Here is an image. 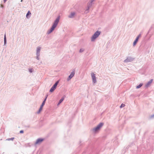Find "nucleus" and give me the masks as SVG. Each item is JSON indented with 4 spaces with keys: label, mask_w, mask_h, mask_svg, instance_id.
I'll return each mask as SVG.
<instances>
[{
    "label": "nucleus",
    "mask_w": 154,
    "mask_h": 154,
    "mask_svg": "<svg viewBox=\"0 0 154 154\" xmlns=\"http://www.w3.org/2000/svg\"><path fill=\"white\" fill-rule=\"evenodd\" d=\"M138 38H136L134 41V42L133 43V45L134 46L137 43V42L138 41Z\"/></svg>",
    "instance_id": "f8f14e48"
},
{
    "label": "nucleus",
    "mask_w": 154,
    "mask_h": 154,
    "mask_svg": "<svg viewBox=\"0 0 154 154\" xmlns=\"http://www.w3.org/2000/svg\"><path fill=\"white\" fill-rule=\"evenodd\" d=\"M152 80L151 79L149 82H148V83L147 84L146 86L147 87L152 82Z\"/></svg>",
    "instance_id": "9b49d317"
},
{
    "label": "nucleus",
    "mask_w": 154,
    "mask_h": 154,
    "mask_svg": "<svg viewBox=\"0 0 154 154\" xmlns=\"http://www.w3.org/2000/svg\"><path fill=\"white\" fill-rule=\"evenodd\" d=\"M100 33V32L97 31L94 34L91 38V40L92 41H94L97 38Z\"/></svg>",
    "instance_id": "f03ea898"
},
{
    "label": "nucleus",
    "mask_w": 154,
    "mask_h": 154,
    "mask_svg": "<svg viewBox=\"0 0 154 154\" xmlns=\"http://www.w3.org/2000/svg\"><path fill=\"white\" fill-rule=\"evenodd\" d=\"M4 42L5 43L6 42V35H5L4 38Z\"/></svg>",
    "instance_id": "6ab92c4d"
},
{
    "label": "nucleus",
    "mask_w": 154,
    "mask_h": 154,
    "mask_svg": "<svg viewBox=\"0 0 154 154\" xmlns=\"http://www.w3.org/2000/svg\"><path fill=\"white\" fill-rule=\"evenodd\" d=\"M60 19L59 17H57L56 20L54 21L53 25L52 27H51V29L48 31V33L49 34L52 32L54 29L56 27L59 21V20Z\"/></svg>",
    "instance_id": "f257e3e1"
},
{
    "label": "nucleus",
    "mask_w": 154,
    "mask_h": 154,
    "mask_svg": "<svg viewBox=\"0 0 154 154\" xmlns=\"http://www.w3.org/2000/svg\"><path fill=\"white\" fill-rule=\"evenodd\" d=\"M142 84H140L138 85L136 87L137 88H140L142 86Z\"/></svg>",
    "instance_id": "dca6fc26"
},
{
    "label": "nucleus",
    "mask_w": 154,
    "mask_h": 154,
    "mask_svg": "<svg viewBox=\"0 0 154 154\" xmlns=\"http://www.w3.org/2000/svg\"><path fill=\"white\" fill-rule=\"evenodd\" d=\"M141 36V35L140 34H139L138 36L136 38H138V39H139V38Z\"/></svg>",
    "instance_id": "aec40b11"
},
{
    "label": "nucleus",
    "mask_w": 154,
    "mask_h": 154,
    "mask_svg": "<svg viewBox=\"0 0 154 154\" xmlns=\"http://www.w3.org/2000/svg\"><path fill=\"white\" fill-rule=\"evenodd\" d=\"M29 71L30 72H32V69H30L29 70Z\"/></svg>",
    "instance_id": "5701e85b"
},
{
    "label": "nucleus",
    "mask_w": 154,
    "mask_h": 154,
    "mask_svg": "<svg viewBox=\"0 0 154 154\" xmlns=\"http://www.w3.org/2000/svg\"><path fill=\"white\" fill-rule=\"evenodd\" d=\"M75 71H73L72 72L71 74L69 76L68 80L70 79L75 74Z\"/></svg>",
    "instance_id": "39448f33"
},
{
    "label": "nucleus",
    "mask_w": 154,
    "mask_h": 154,
    "mask_svg": "<svg viewBox=\"0 0 154 154\" xmlns=\"http://www.w3.org/2000/svg\"><path fill=\"white\" fill-rule=\"evenodd\" d=\"M75 14L74 13H72L69 16V18H72L74 17Z\"/></svg>",
    "instance_id": "0eeeda50"
},
{
    "label": "nucleus",
    "mask_w": 154,
    "mask_h": 154,
    "mask_svg": "<svg viewBox=\"0 0 154 154\" xmlns=\"http://www.w3.org/2000/svg\"><path fill=\"white\" fill-rule=\"evenodd\" d=\"M103 123H100L97 126L93 129V131L94 132H96V131H99L100 128L103 125Z\"/></svg>",
    "instance_id": "7ed1b4c3"
},
{
    "label": "nucleus",
    "mask_w": 154,
    "mask_h": 154,
    "mask_svg": "<svg viewBox=\"0 0 154 154\" xmlns=\"http://www.w3.org/2000/svg\"><path fill=\"white\" fill-rule=\"evenodd\" d=\"M43 107V106H42V105H41V106H40V107L39 108V111L37 112L38 113H40V112L42 110V109Z\"/></svg>",
    "instance_id": "9d476101"
},
{
    "label": "nucleus",
    "mask_w": 154,
    "mask_h": 154,
    "mask_svg": "<svg viewBox=\"0 0 154 154\" xmlns=\"http://www.w3.org/2000/svg\"><path fill=\"white\" fill-rule=\"evenodd\" d=\"M43 140V139H38L35 142L36 144H37L42 142Z\"/></svg>",
    "instance_id": "423d86ee"
},
{
    "label": "nucleus",
    "mask_w": 154,
    "mask_h": 154,
    "mask_svg": "<svg viewBox=\"0 0 154 154\" xmlns=\"http://www.w3.org/2000/svg\"><path fill=\"white\" fill-rule=\"evenodd\" d=\"M40 48L39 47H38L37 48V53L39 52H40Z\"/></svg>",
    "instance_id": "f3484780"
},
{
    "label": "nucleus",
    "mask_w": 154,
    "mask_h": 154,
    "mask_svg": "<svg viewBox=\"0 0 154 154\" xmlns=\"http://www.w3.org/2000/svg\"><path fill=\"white\" fill-rule=\"evenodd\" d=\"M14 139V138H11V139L12 140H13V139Z\"/></svg>",
    "instance_id": "393cba45"
},
{
    "label": "nucleus",
    "mask_w": 154,
    "mask_h": 154,
    "mask_svg": "<svg viewBox=\"0 0 154 154\" xmlns=\"http://www.w3.org/2000/svg\"><path fill=\"white\" fill-rule=\"evenodd\" d=\"M47 96L46 97H45V100H44V101H43L42 103V106H44V105H45V101L46 100V99L47 98Z\"/></svg>",
    "instance_id": "6e6552de"
},
{
    "label": "nucleus",
    "mask_w": 154,
    "mask_h": 154,
    "mask_svg": "<svg viewBox=\"0 0 154 154\" xmlns=\"http://www.w3.org/2000/svg\"><path fill=\"white\" fill-rule=\"evenodd\" d=\"M125 106V105L124 104L122 103L120 106V108H121L122 107H124Z\"/></svg>",
    "instance_id": "a211bd4d"
},
{
    "label": "nucleus",
    "mask_w": 154,
    "mask_h": 154,
    "mask_svg": "<svg viewBox=\"0 0 154 154\" xmlns=\"http://www.w3.org/2000/svg\"><path fill=\"white\" fill-rule=\"evenodd\" d=\"M58 83V82H56L55 84H54V85L53 86L54 88H56V87Z\"/></svg>",
    "instance_id": "2eb2a0df"
},
{
    "label": "nucleus",
    "mask_w": 154,
    "mask_h": 154,
    "mask_svg": "<svg viewBox=\"0 0 154 154\" xmlns=\"http://www.w3.org/2000/svg\"><path fill=\"white\" fill-rule=\"evenodd\" d=\"M84 50L83 49H81L80 50V52H82L84 51Z\"/></svg>",
    "instance_id": "412c9836"
},
{
    "label": "nucleus",
    "mask_w": 154,
    "mask_h": 154,
    "mask_svg": "<svg viewBox=\"0 0 154 154\" xmlns=\"http://www.w3.org/2000/svg\"><path fill=\"white\" fill-rule=\"evenodd\" d=\"M91 75L93 82L94 83H95L96 82V80L95 74L94 73H91Z\"/></svg>",
    "instance_id": "20e7f679"
},
{
    "label": "nucleus",
    "mask_w": 154,
    "mask_h": 154,
    "mask_svg": "<svg viewBox=\"0 0 154 154\" xmlns=\"http://www.w3.org/2000/svg\"><path fill=\"white\" fill-rule=\"evenodd\" d=\"M64 99V98H62L61 99H60L59 102V103H58V105L60 104L63 101Z\"/></svg>",
    "instance_id": "4468645a"
},
{
    "label": "nucleus",
    "mask_w": 154,
    "mask_h": 154,
    "mask_svg": "<svg viewBox=\"0 0 154 154\" xmlns=\"http://www.w3.org/2000/svg\"><path fill=\"white\" fill-rule=\"evenodd\" d=\"M23 133V130H21L20 131V133Z\"/></svg>",
    "instance_id": "4be33fe9"
},
{
    "label": "nucleus",
    "mask_w": 154,
    "mask_h": 154,
    "mask_svg": "<svg viewBox=\"0 0 154 154\" xmlns=\"http://www.w3.org/2000/svg\"><path fill=\"white\" fill-rule=\"evenodd\" d=\"M31 15V13L30 12V11H29L26 15V17L27 18H28L29 16V15L30 16Z\"/></svg>",
    "instance_id": "1a4fd4ad"
},
{
    "label": "nucleus",
    "mask_w": 154,
    "mask_h": 154,
    "mask_svg": "<svg viewBox=\"0 0 154 154\" xmlns=\"http://www.w3.org/2000/svg\"><path fill=\"white\" fill-rule=\"evenodd\" d=\"M4 0V2H5L7 0Z\"/></svg>",
    "instance_id": "b1692460"
},
{
    "label": "nucleus",
    "mask_w": 154,
    "mask_h": 154,
    "mask_svg": "<svg viewBox=\"0 0 154 154\" xmlns=\"http://www.w3.org/2000/svg\"><path fill=\"white\" fill-rule=\"evenodd\" d=\"M56 88H54L53 86L52 87L50 90V91L51 92H53Z\"/></svg>",
    "instance_id": "ddd939ff"
}]
</instances>
